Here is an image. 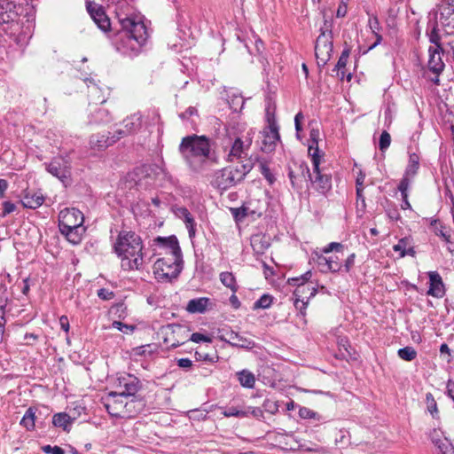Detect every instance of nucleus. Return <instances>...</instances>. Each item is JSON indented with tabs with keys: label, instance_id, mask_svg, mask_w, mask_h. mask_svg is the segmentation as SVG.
I'll list each match as a JSON object with an SVG mask.
<instances>
[{
	"label": "nucleus",
	"instance_id": "nucleus-38",
	"mask_svg": "<svg viewBox=\"0 0 454 454\" xmlns=\"http://www.w3.org/2000/svg\"><path fill=\"white\" fill-rule=\"evenodd\" d=\"M369 27L376 37V42L369 48L371 50L374 48L376 45L380 44V42L382 41V36L379 33V31L380 30V25L377 17H372L369 19Z\"/></svg>",
	"mask_w": 454,
	"mask_h": 454
},
{
	"label": "nucleus",
	"instance_id": "nucleus-20",
	"mask_svg": "<svg viewBox=\"0 0 454 454\" xmlns=\"http://www.w3.org/2000/svg\"><path fill=\"white\" fill-rule=\"evenodd\" d=\"M279 139L280 137L277 125L270 123L262 132V145L261 149L265 153L274 151Z\"/></svg>",
	"mask_w": 454,
	"mask_h": 454
},
{
	"label": "nucleus",
	"instance_id": "nucleus-56",
	"mask_svg": "<svg viewBox=\"0 0 454 454\" xmlns=\"http://www.w3.org/2000/svg\"><path fill=\"white\" fill-rule=\"evenodd\" d=\"M15 209H16V206L14 203H12L11 201H4L2 215L5 216L6 215L12 213Z\"/></svg>",
	"mask_w": 454,
	"mask_h": 454
},
{
	"label": "nucleus",
	"instance_id": "nucleus-44",
	"mask_svg": "<svg viewBox=\"0 0 454 454\" xmlns=\"http://www.w3.org/2000/svg\"><path fill=\"white\" fill-rule=\"evenodd\" d=\"M411 178V176H407L406 174H404L402 180L400 181L398 190L400 191L402 197H405L406 195H408V189Z\"/></svg>",
	"mask_w": 454,
	"mask_h": 454
},
{
	"label": "nucleus",
	"instance_id": "nucleus-26",
	"mask_svg": "<svg viewBox=\"0 0 454 454\" xmlns=\"http://www.w3.org/2000/svg\"><path fill=\"white\" fill-rule=\"evenodd\" d=\"M408 154L409 160L404 174L414 177L419 168L420 157L419 154L418 146L416 145L414 146H409Z\"/></svg>",
	"mask_w": 454,
	"mask_h": 454
},
{
	"label": "nucleus",
	"instance_id": "nucleus-63",
	"mask_svg": "<svg viewBox=\"0 0 454 454\" xmlns=\"http://www.w3.org/2000/svg\"><path fill=\"white\" fill-rule=\"evenodd\" d=\"M245 411H249L248 415H252L255 418H260L262 416V411L260 408L248 407L245 410Z\"/></svg>",
	"mask_w": 454,
	"mask_h": 454
},
{
	"label": "nucleus",
	"instance_id": "nucleus-25",
	"mask_svg": "<svg viewBox=\"0 0 454 454\" xmlns=\"http://www.w3.org/2000/svg\"><path fill=\"white\" fill-rule=\"evenodd\" d=\"M393 250L399 254L400 258H403L406 255L414 257L416 254L413 241L411 237H404L400 239L397 244L393 246Z\"/></svg>",
	"mask_w": 454,
	"mask_h": 454
},
{
	"label": "nucleus",
	"instance_id": "nucleus-8",
	"mask_svg": "<svg viewBox=\"0 0 454 454\" xmlns=\"http://www.w3.org/2000/svg\"><path fill=\"white\" fill-rule=\"evenodd\" d=\"M311 276V271L308 270L300 277L291 278L287 280L290 286H296L294 292V304L303 318L306 316V309L309 299L314 297L317 292L316 286L309 283Z\"/></svg>",
	"mask_w": 454,
	"mask_h": 454
},
{
	"label": "nucleus",
	"instance_id": "nucleus-27",
	"mask_svg": "<svg viewBox=\"0 0 454 454\" xmlns=\"http://www.w3.org/2000/svg\"><path fill=\"white\" fill-rule=\"evenodd\" d=\"M75 417H72L67 412L55 413L52 417V424L55 427L61 428L65 432H70Z\"/></svg>",
	"mask_w": 454,
	"mask_h": 454
},
{
	"label": "nucleus",
	"instance_id": "nucleus-23",
	"mask_svg": "<svg viewBox=\"0 0 454 454\" xmlns=\"http://www.w3.org/2000/svg\"><path fill=\"white\" fill-rule=\"evenodd\" d=\"M119 139L115 132L112 137H107L104 134L93 135L90 138V145L94 150L101 151L112 145Z\"/></svg>",
	"mask_w": 454,
	"mask_h": 454
},
{
	"label": "nucleus",
	"instance_id": "nucleus-43",
	"mask_svg": "<svg viewBox=\"0 0 454 454\" xmlns=\"http://www.w3.org/2000/svg\"><path fill=\"white\" fill-rule=\"evenodd\" d=\"M299 415L301 419H313L317 421H320L322 419V416L319 413L307 407L301 408L299 411Z\"/></svg>",
	"mask_w": 454,
	"mask_h": 454
},
{
	"label": "nucleus",
	"instance_id": "nucleus-7",
	"mask_svg": "<svg viewBox=\"0 0 454 454\" xmlns=\"http://www.w3.org/2000/svg\"><path fill=\"white\" fill-rule=\"evenodd\" d=\"M83 222V214L74 207L64 208L59 214V231L74 245L82 241L85 232V228L82 226Z\"/></svg>",
	"mask_w": 454,
	"mask_h": 454
},
{
	"label": "nucleus",
	"instance_id": "nucleus-51",
	"mask_svg": "<svg viewBox=\"0 0 454 454\" xmlns=\"http://www.w3.org/2000/svg\"><path fill=\"white\" fill-rule=\"evenodd\" d=\"M189 340L192 342H195V343H200V342H207V343H210L212 341L211 338L207 336V335H204L202 333H192Z\"/></svg>",
	"mask_w": 454,
	"mask_h": 454
},
{
	"label": "nucleus",
	"instance_id": "nucleus-57",
	"mask_svg": "<svg viewBox=\"0 0 454 454\" xmlns=\"http://www.w3.org/2000/svg\"><path fill=\"white\" fill-rule=\"evenodd\" d=\"M98 296L102 300L107 301L113 299L114 294L112 291H109L106 288H101L98 291Z\"/></svg>",
	"mask_w": 454,
	"mask_h": 454
},
{
	"label": "nucleus",
	"instance_id": "nucleus-49",
	"mask_svg": "<svg viewBox=\"0 0 454 454\" xmlns=\"http://www.w3.org/2000/svg\"><path fill=\"white\" fill-rule=\"evenodd\" d=\"M391 143V137L388 132L383 131L380 137L379 147L380 150L384 152L387 150Z\"/></svg>",
	"mask_w": 454,
	"mask_h": 454
},
{
	"label": "nucleus",
	"instance_id": "nucleus-60",
	"mask_svg": "<svg viewBox=\"0 0 454 454\" xmlns=\"http://www.w3.org/2000/svg\"><path fill=\"white\" fill-rule=\"evenodd\" d=\"M6 320L4 318V308H0V341L3 340V335L4 333V325H5Z\"/></svg>",
	"mask_w": 454,
	"mask_h": 454
},
{
	"label": "nucleus",
	"instance_id": "nucleus-15",
	"mask_svg": "<svg viewBox=\"0 0 454 454\" xmlns=\"http://www.w3.org/2000/svg\"><path fill=\"white\" fill-rule=\"evenodd\" d=\"M442 56V49L440 44L431 45L428 48L427 68L434 75L430 78L434 84H439V75L445 67Z\"/></svg>",
	"mask_w": 454,
	"mask_h": 454
},
{
	"label": "nucleus",
	"instance_id": "nucleus-50",
	"mask_svg": "<svg viewBox=\"0 0 454 454\" xmlns=\"http://www.w3.org/2000/svg\"><path fill=\"white\" fill-rule=\"evenodd\" d=\"M288 176H289L290 182L292 184V186L294 189L301 188V185H300L301 179H300V177L303 178V176H301V170H300L299 168H298V174H295V172L294 170L290 169L289 173H288Z\"/></svg>",
	"mask_w": 454,
	"mask_h": 454
},
{
	"label": "nucleus",
	"instance_id": "nucleus-61",
	"mask_svg": "<svg viewBox=\"0 0 454 454\" xmlns=\"http://www.w3.org/2000/svg\"><path fill=\"white\" fill-rule=\"evenodd\" d=\"M446 395L454 402V380H449L446 383Z\"/></svg>",
	"mask_w": 454,
	"mask_h": 454
},
{
	"label": "nucleus",
	"instance_id": "nucleus-55",
	"mask_svg": "<svg viewBox=\"0 0 454 454\" xmlns=\"http://www.w3.org/2000/svg\"><path fill=\"white\" fill-rule=\"evenodd\" d=\"M355 259H356V254L354 253L349 254L347 257V259L345 260V263L342 266V268H344V270L346 272H349L350 270L353 268V266L355 264Z\"/></svg>",
	"mask_w": 454,
	"mask_h": 454
},
{
	"label": "nucleus",
	"instance_id": "nucleus-11",
	"mask_svg": "<svg viewBox=\"0 0 454 454\" xmlns=\"http://www.w3.org/2000/svg\"><path fill=\"white\" fill-rule=\"evenodd\" d=\"M344 246L339 242H331L325 247H323L320 252H314L315 258L317 259V262L320 270L322 272H340L342 270V264L340 262V258L339 255L334 254L331 256H325V254H329L331 252L340 253L342 252Z\"/></svg>",
	"mask_w": 454,
	"mask_h": 454
},
{
	"label": "nucleus",
	"instance_id": "nucleus-41",
	"mask_svg": "<svg viewBox=\"0 0 454 454\" xmlns=\"http://www.w3.org/2000/svg\"><path fill=\"white\" fill-rule=\"evenodd\" d=\"M426 404L427 409L429 411V413L432 415L433 418L436 419L438 418L439 411L437 408L436 401L434 397V395L431 393L426 394Z\"/></svg>",
	"mask_w": 454,
	"mask_h": 454
},
{
	"label": "nucleus",
	"instance_id": "nucleus-53",
	"mask_svg": "<svg viewBox=\"0 0 454 454\" xmlns=\"http://www.w3.org/2000/svg\"><path fill=\"white\" fill-rule=\"evenodd\" d=\"M304 120V115L301 112H299L296 114L294 117V125H295V130H296V136L300 139V132L302 130L301 128V121Z\"/></svg>",
	"mask_w": 454,
	"mask_h": 454
},
{
	"label": "nucleus",
	"instance_id": "nucleus-1",
	"mask_svg": "<svg viewBox=\"0 0 454 454\" xmlns=\"http://www.w3.org/2000/svg\"><path fill=\"white\" fill-rule=\"evenodd\" d=\"M121 29L114 35L112 43L120 54L128 57L137 56L149 37L144 16L127 15L123 9L115 10Z\"/></svg>",
	"mask_w": 454,
	"mask_h": 454
},
{
	"label": "nucleus",
	"instance_id": "nucleus-30",
	"mask_svg": "<svg viewBox=\"0 0 454 454\" xmlns=\"http://www.w3.org/2000/svg\"><path fill=\"white\" fill-rule=\"evenodd\" d=\"M229 343L231 346L239 347L243 348L251 349L255 346V343L247 338L239 335L238 333L231 332L229 333Z\"/></svg>",
	"mask_w": 454,
	"mask_h": 454
},
{
	"label": "nucleus",
	"instance_id": "nucleus-52",
	"mask_svg": "<svg viewBox=\"0 0 454 454\" xmlns=\"http://www.w3.org/2000/svg\"><path fill=\"white\" fill-rule=\"evenodd\" d=\"M349 0H340V4L336 12L337 18H343L348 12V3Z\"/></svg>",
	"mask_w": 454,
	"mask_h": 454
},
{
	"label": "nucleus",
	"instance_id": "nucleus-54",
	"mask_svg": "<svg viewBox=\"0 0 454 454\" xmlns=\"http://www.w3.org/2000/svg\"><path fill=\"white\" fill-rule=\"evenodd\" d=\"M42 450L47 454H65L64 450L59 446L45 445L42 447Z\"/></svg>",
	"mask_w": 454,
	"mask_h": 454
},
{
	"label": "nucleus",
	"instance_id": "nucleus-62",
	"mask_svg": "<svg viewBox=\"0 0 454 454\" xmlns=\"http://www.w3.org/2000/svg\"><path fill=\"white\" fill-rule=\"evenodd\" d=\"M365 179V174L359 170L356 179V188H364V182Z\"/></svg>",
	"mask_w": 454,
	"mask_h": 454
},
{
	"label": "nucleus",
	"instance_id": "nucleus-6",
	"mask_svg": "<svg viewBox=\"0 0 454 454\" xmlns=\"http://www.w3.org/2000/svg\"><path fill=\"white\" fill-rule=\"evenodd\" d=\"M312 149V146H309L312 172L305 163H300L299 168L303 178L310 181L311 189L322 196H326L332 189V176L320 168L321 156L318 154V149L316 148L313 153H311Z\"/></svg>",
	"mask_w": 454,
	"mask_h": 454
},
{
	"label": "nucleus",
	"instance_id": "nucleus-40",
	"mask_svg": "<svg viewBox=\"0 0 454 454\" xmlns=\"http://www.w3.org/2000/svg\"><path fill=\"white\" fill-rule=\"evenodd\" d=\"M397 354L401 359L408 362H411L417 357V351L414 348L410 346L400 348L397 351Z\"/></svg>",
	"mask_w": 454,
	"mask_h": 454
},
{
	"label": "nucleus",
	"instance_id": "nucleus-58",
	"mask_svg": "<svg viewBox=\"0 0 454 454\" xmlns=\"http://www.w3.org/2000/svg\"><path fill=\"white\" fill-rule=\"evenodd\" d=\"M318 137H319V131L318 129H311L310 131V139L312 140V145H310L309 146H312V151L311 153H313L315 152V149L317 148V140H318Z\"/></svg>",
	"mask_w": 454,
	"mask_h": 454
},
{
	"label": "nucleus",
	"instance_id": "nucleus-64",
	"mask_svg": "<svg viewBox=\"0 0 454 454\" xmlns=\"http://www.w3.org/2000/svg\"><path fill=\"white\" fill-rule=\"evenodd\" d=\"M59 324L62 330L66 333L69 331V321L67 316H61L59 318Z\"/></svg>",
	"mask_w": 454,
	"mask_h": 454
},
{
	"label": "nucleus",
	"instance_id": "nucleus-5",
	"mask_svg": "<svg viewBox=\"0 0 454 454\" xmlns=\"http://www.w3.org/2000/svg\"><path fill=\"white\" fill-rule=\"evenodd\" d=\"M20 8H17L12 0L0 4V26L3 27L4 33L13 37L18 44L22 45L31 37L33 24L29 19H27V24L24 25L18 13Z\"/></svg>",
	"mask_w": 454,
	"mask_h": 454
},
{
	"label": "nucleus",
	"instance_id": "nucleus-28",
	"mask_svg": "<svg viewBox=\"0 0 454 454\" xmlns=\"http://www.w3.org/2000/svg\"><path fill=\"white\" fill-rule=\"evenodd\" d=\"M112 121V117L108 110L104 107H97L91 110L89 123L91 125L106 124Z\"/></svg>",
	"mask_w": 454,
	"mask_h": 454
},
{
	"label": "nucleus",
	"instance_id": "nucleus-45",
	"mask_svg": "<svg viewBox=\"0 0 454 454\" xmlns=\"http://www.w3.org/2000/svg\"><path fill=\"white\" fill-rule=\"evenodd\" d=\"M112 327L126 334L133 333L136 328L134 325H127L120 321H114Z\"/></svg>",
	"mask_w": 454,
	"mask_h": 454
},
{
	"label": "nucleus",
	"instance_id": "nucleus-21",
	"mask_svg": "<svg viewBox=\"0 0 454 454\" xmlns=\"http://www.w3.org/2000/svg\"><path fill=\"white\" fill-rule=\"evenodd\" d=\"M173 212L177 218L184 221L188 230L189 237L193 238L196 232V223L190 211L185 207H176L173 208Z\"/></svg>",
	"mask_w": 454,
	"mask_h": 454
},
{
	"label": "nucleus",
	"instance_id": "nucleus-12",
	"mask_svg": "<svg viewBox=\"0 0 454 454\" xmlns=\"http://www.w3.org/2000/svg\"><path fill=\"white\" fill-rule=\"evenodd\" d=\"M158 118L159 115L155 111H153L151 114L148 113L146 116L142 115L140 113H135L123 121L124 129H119L115 130V133L119 138H121L139 131L144 126L154 123Z\"/></svg>",
	"mask_w": 454,
	"mask_h": 454
},
{
	"label": "nucleus",
	"instance_id": "nucleus-47",
	"mask_svg": "<svg viewBox=\"0 0 454 454\" xmlns=\"http://www.w3.org/2000/svg\"><path fill=\"white\" fill-rule=\"evenodd\" d=\"M111 313L120 319H124L127 317V307L123 303L116 304L112 308Z\"/></svg>",
	"mask_w": 454,
	"mask_h": 454
},
{
	"label": "nucleus",
	"instance_id": "nucleus-42",
	"mask_svg": "<svg viewBox=\"0 0 454 454\" xmlns=\"http://www.w3.org/2000/svg\"><path fill=\"white\" fill-rule=\"evenodd\" d=\"M444 198L447 203L451 204V210L454 211V181L445 183Z\"/></svg>",
	"mask_w": 454,
	"mask_h": 454
},
{
	"label": "nucleus",
	"instance_id": "nucleus-13",
	"mask_svg": "<svg viewBox=\"0 0 454 454\" xmlns=\"http://www.w3.org/2000/svg\"><path fill=\"white\" fill-rule=\"evenodd\" d=\"M429 14L434 16L436 27L447 33L454 29V0H442Z\"/></svg>",
	"mask_w": 454,
	"mask_h": 454
},
{
	"label": "nucleus",
	"instance_id": "nucleus-32",
	"mask_svg": "<svg viewBox=\"0 0 454 454\" xmlns=\"http://www.w3.org/2000/svg\"><path fill=\"white\" fill-rule=\"evenodd\" d=\"M239 384L246 388H254L255 385V377L248 370H242L236 373Z\"/></svg>",
	"mask_w": 454,
	"mask_h": 454
},
{
	"label": "nucleus",
	"instance_id": "nucleus-24",
	"mask_svg": "<svg viewBox=\"0 0 454 454\" xmlns=\"http://www.w3.org/2000/svg\"><path fill=\"white\" fill-rule=\"evenodd\" d=\"M84 82L89 89V98L94 105L103 104L106 101L105 92L98 86L94 78H86L84 79Z\"/></svg>",
	"mask_w": 454,
	"mask_h": 454
},
{
	"label": "nucleus",
	"instance_id": "nucleus-37",
	"mask_svg": "<svg viewBox=\"0 0 454 454\" xmlns=\"http://www.w3.org/2000/svg\"><path fill=\"white\" fill-rule=\"evenodd\" d=\"M441 454H454V446L446 438L442 440H433Z\"/></svg>",
	"mask_w": 454,
	"mask_h": 454
},
{
	"label": "nucleus",
	"instance_id": "nucleus-14",
	"mask_svg": "<svg viewBox=\"0 0 454 454\" xmlns=\"http://www.w3.org/2000/svg\"><path fill=\"white\" fill-rule=\"evenodd\" d=\"M333 35L331 31H322L316 41L315 55L319 66H325L332 56Z\"/></svg>",
	"mask_w": 454,
	"mask_h": 454
},
{
	"label": "nucleus",
	"instance_id": "nucleus-4",
	"mask_svg": "<svg viewBox=\"0 0 454 454\" xmlns=\"http://www.w3.org/2000/svg\"><path fill=\"white\" fill-rule=\"evenodd\" d=\"M179 151L190 167L195 172L201 171L211 158L210 141L205 136H187L183 138Z\"/></svg>",
	"mask_w": 454,
	"mask_h": 454
},
{
	"label": "nucleus",
	"instance_id": "nucleus-59",
	"mask_svg": "<svg viewBox=\"0 0 454 454\" xmlns=\"http://www.w3.org/2000/svg\"><path fill=\"white\" fill-rule=\"evenodd\" d=\"M176 364L180 368L189 370L192 366V361L189 358H179L176 360Z\"/></svg>",
	"mask_w": 454,
	"mask_h": 454
},
{
	"label": "nucleus",
	"instance_id": "nucleus-36",
	"mask_svg": "<svg viewBox=\"0 0 454 454\" xmlns=\"http://www.w3.org/2000/svg\"><path fill=\"white\" fill-rule=\"evenodd\" d=\"M35 409L33 407L28 408L21 421L20 424L25 427L27 430H33L35 428Z\"/></svg>",
	"mask_w": 454,
	"mask_h": 454
},
{
	"label": "nucleus",
	"instance_id": "nucleus-16",
	"mask_svg": "<svg viewBox=\"0 0 454 454\" xmlns=\"http://www.w3.org/2000/svg\"><path fill=\"white\" fill-rule=\"evenodd\" d=\"M117 395L122 397L133 396L140 389V380L131 375L124 374L117 378L115 382Z\"/></svg>",
	"mask_w": 454,
	"mask_h": 454
},
{
	"label": "nucleus",
	"instance_id": "nucleus-48",
	"mask_svg": "<svg viewBox=\"0 0 454 454\" xmlns=\"http://www.w3.org/2000/svg\"><path fill=\"white\" fill-rule=\"evenodd\" d=\"M272 298L270 295L263 294L259 300L254 302L255 309H268L270 307Z\"/></svg>",
	"mask_w": 454,
	"mask_h": 454
},
{
	"label": "nucleus",
	"instance_id": "nucleus-29",
	"mask_svg": "<svg viewBox=\"0 0 454 454\" xmlns=\"http://www.w3.org/2000/svg\"><path fill=\"white\" fill-rule=\"evenodd\" d=\"M210 299L207 297H200L192 299L186 305V310L192 314H203L207 311Z\"/></svg>",
	"mask_w": 454,
	"mask_h": 454
},
{
	"label": "nucleus",
	"instance_id": "nucleus-34",
	"mask_svg": "<svg viewBox=\"0 0 454 454\" xmlns=\"http://www.w3.org/2000/svg\"><path fill=\"white\" fill-rule=\"evenodd\" d=\"M429 223L435 235L441 237L445 242H449L450 234L438 219L430 218Z\"/></svg>",
	"mask_w": 454,
	"mask_h": 454
},
{
	"label": "nucleus",
	"instance_id": "nucleus-2",
	"mask_svg": "<svg viewBox=\"0 0 454 454\" xmlns=\"http://www.w3.org/2000/svg\"><path fill=\"white\" fill-rule=\"evenodd\" d=\"M155 242L163 250L164 256L157 259L153 264L154 277L159 282H170L182 271L183 259L178 240L176 237H158Z\"/></svg>",
	"mask_w": 454,
	"mask_h": 454
},
{
	"label": "nucleus",
	"instance_id": "nucleus-39",
	"mask_svg": "<svg viewBox=\"0 0 454 454\" xmlns=\"http://www.w3.org/2000/svg\"><path fill=\"white\" fill-rule=\"evenodd\" d=\"M349 56L348 51L345 50L342 51L341 55L339 58V60L335 66V68L337 69V75L340 77L342 80L345 76V67L348 62V59Z\"/></svg>",
	"mask_w": 454,
	"mask_h": 454
},
{
	"label": "nucleus",
	"instance_id": "nucleus-10",
	"mask_svg": "<svg viewBox=\"0 0 454 454\" xmlns=\"http://www.w3.org/2000/svg\"><path fill=\"white\" fill-rule=\"evenodd\" d=\"M254 133V130L250 129L245 134L231 140L230 145L224 148L226 160L229 162L238 161L239 165L247 161H251L249 159V151Z\"/></svg>",
	"mask_w": 454,
	"mask_h": 454
},
{
	"label": "nucleus",
	"instance_id": "nucleus-18",
	"mask_svg": "<svg viewBox=\"0 0 454 454\" xmlns=\"http://www.w3.org/2000/svg\"><path fill=\"white\" fill-rule=\"evenodd\" d=\"M47 171L60 180L64 184L70 180L71 166L67 160L62 157H55L46 165Z\"/></svg>",
	"mask_w": 454,
	"mask_h": 454
},
{
	"label": "nucleus",
	"instance_id": "nucleus-35",
	"mask_svg": "<svg viewBox=\"0 0 454 454\" xmlns=\"http://www.w3.org/2000/svg\"><path fill=\"white\" fill-rule=\"evenodd\" d=\"M219 278L221 283L227 288L231 289L232 293H236L238 291L239 286L236 283V278L231 272H222Z\"/></svg>",
	"mask_w": 454,
	"mask_h": 454
},
{
	"label": "nucleus",
	"instance_id": "nucleus-9",
	"mask_svg": "<svg viewBox=\"0 0 454 454\" xmlns=\"http://www.w3.org/2000/svg\"><path fill=\"white\" fill-rule=\"evenodd\" d=\"M252 168V161H247L236 167L223 168L215 173L212 184L219 190H227L240 183Z\"/></svg>",
	"mask_w": 454,
	"mask_h": 454
},
{
	"label": "nucleus",
	"instance_id": "nucleus-3",
	"mask_svg": "<svg viewBox=\"0 0 454 454\" xmlns=\"http://www.w3.org/2000/svg\"><path fill=\"white\" fill-rule=\"evenodd\" d=\"M124 270H140L145 263L144 246L139 235L133 231H121L114 246Z\"/></svg>",
	"mask_w": 454,
	"mask_h": 454
},
{
	"label": "nucleus",
	"instance_id": "nucleus-22",
	"mask_svg": "<svg viewBox=\"0 0 454 454\" xmlns=\"http://www.w3.org/2000/svg\"><path fill=\"white\" fill-rule=\"evenodd\" d=\"M429 289L427 294L433 297L441 298L444 295V285L442 277L437 271H429Z\"/></svg>",
	"mask_w": 454,
	"mask_h": 454
},
{
	"label": "nucleus",
	"instance_id": "nucleus-33",
	"mask_svg": "<svg viewBox=\"0 0 454 454\" xmlns=\"http://www.w3.org/2000/svg\"><path fill=\"white\" fill-rule=\"evenodd\" d=\"M43 197L37 193H27L23 200L22 204L25 207L37 208L43 203Z\"/></svg>",
	"mask_w": 454,
	"mask_h": 454
},
{
	"label": "nucleus",
	"instance_id": "nucleus-31",
	"mask_svg": "<svg viewBox=\"0 0 454 454\" xmlns=\"http://www.w3.org/2000/svg\"><path fill=\"white\" fill-rule=\"evenodd\" d=\"M251 247L254 253L262 254L269 248L270 243L265 236L256 234L251 238Z\"/></svg>",
	"mask_w": 454,
	"mask_h": 454
},
{
	"label": "nucleus",
	"instance_id": "nucleus-17",
	"mask_svg": "<svg viewBox=\"0 0 454 454\" xmlns=\"http://www.w3.org/2000/svg\"><path fill=\"white\" fill-rule=\"evenodd\" d=\"M130 404L129 403H124L122 396L113 391L109 392L104 398L105 408L112 417L124 418L127 416L126 410Z\"/></svg>",
	"mask_w": 454,
	"mask_h": 454
},
{
	"label": "nucleus",
	"instance_id": "nucleus-19",
	"mask_svg": "<svg viewBox=\"0 0 454 454\" xmlns=\"http://www.w3.org/2000/svg\"><path fill=\"white\" fill-rule=\"evenodd\" d=\"M86 9L98 28L105 33L108 32L111 27V22L104 8L94 1L86 0Z\"/></svg>",
	"mask_w": 454,
	"mask_h": 454
},
{
	"label": "nucleus",
	"instance_id": "nucleus-46",
	"mask_svg": "<svg viewBox=\"0 0 454 454\" xmlns=\"http://www.w3.org/2000/svg\"><path fill=\"white\" fill-rule=\"evenodd\" d=\"M249 411H245V410H239L235 407H231L223 411V415L225 417H238L243 418L248 416Z\"/></svg>",
	"mask_w": 454,
	"mask_h": 454
}]
</instances>
